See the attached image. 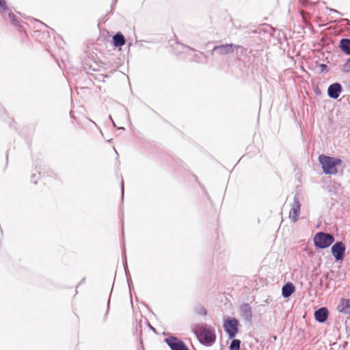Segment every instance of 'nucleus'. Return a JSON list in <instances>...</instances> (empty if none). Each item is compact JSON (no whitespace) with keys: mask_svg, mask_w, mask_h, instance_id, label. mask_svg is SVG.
<instances>
[{"mask_svg":"<svg viewBox=\"0 0 350 350\" xmlns=\"http://www.w3.org/2000/svg\"><path fill=\"white\" fill-rule=\"evenodd\" d=\"M342 88L340 83H334L327 88V95L330 98L337 99L342 92Z\"/></svg>","mask_w":350,"mask_h":350,"instance_id":"obj_9","label":"nucleus"},{"mask_svg":"<svg viewBox=\"0 0 350 350\" xmlns=\"http://www.w3.org/2000/svg\"><path fill=\"white\" fill-rule=\"evenodd\" d=\"M0 9H2L3 10L8 9L6 2L5 0H0Z\"/></svg>","mask_w":350,"mask_h":350,"instance_id":"obj_20","label":"nucleus"},{"mask_svg":"<svg viewBox=\"0 0 350 350\" xmlns=\"http://www.w3.org/2000/svg\"><path fill=\"white\" fill-rule=\"evenodd\" d=\"M299 1H300L302 4H304V0H299Z\"/></svg>","mask_w":350,"mask_h":350,"instance_id":"obj_31","label":"nucleus"},{"mask_svg":"<svg viewBox=\"0 0 350 350\" xmlns=\"http://www.w3.org/2000/svg\"><path fill=\"white\" fill-rule=\"evenodd\" d=\"M148 327H150V329H152L153 332H155L156 329L155 328H154L150 323H148Z\"/></svg>","mask_w":350,"mask_h":350,"instance_id":"obj_26","label":"nucleus"},{"mask_svg":"<svg viewBox=\"0 0 350 350\" xmlns=\"http://www.w3.org/2000/svg\"><path fill=\"white\" fill-rule=\"evenodd\" d=\"M239 48H242V46L234 44H221L215 46L213 49L211 53L213 55L214 53H217L219 55H225L230 53H232L235 49H238Z\"/></svg>","mask_w":350,"mask_h":350,"instance_id":"obj_7","label":"nucleus"},{"mask_svg":"<svg viewBox=\"0 0 350 350\" xmlns=\"http://www.w3.org/2000/svg\"><path fill=\"white\" fill-rule=\"evenodd\" d=\"M342 71L344 72H350V57L347 59L343 66Z\"/></svg>","mask_w":350,"mask_h":350,"instance_id":"obj_19","label":"nucleus"},{"mask_svg":"<svg viewBox=\"0 0 350 350\" xmlns=\"http://www.w3.org/2000/svg\"><path fill=\"white\" fill-rule=\"evenodd\" d=\"M37 22H38V23H40V25H44V26H45V25H44L43 23H41V22H40L39 21H37Z\"/></svg>","mask_w":350,"mask_h":350,"instance_id":"obj_30","label":"nucleus"},{"mask_svg":"<svg viewBox=\"0 0 350 350\" xmlns=\"http://www.w3.org/2000/svg\"><path fill=\"white\" fill-rule=\"evenodd\" d=\"M334 237L327 232H319L313 237L314 246L318 249H325L334 243Z\"/></svg>","mask_w":350,"mask_h":350,"instance_id":"obj_2","label":"nucleus"},{"mask_svg":"<svg viewBox=\"0 0 350 350\" xmlns=\"http://www.w3.org/2000/svg\"><path fill=\"white\" fill-rule=\"evenodd\" d=\"M240 310L244 319L250 321L252 319V312L250 306L248 304H243L241 306Z\"/></svg>","mask_w":350,"mask_h":350,"instance_id":"obj_13","label":"nucleus"},{"mask_svg":"<svg viewBox=\"0 0 350 350\" xmlns=\"http://www.w3.org/2000/svg\"><path fill=\"white\" fill-rule=\"evenodd\" d=\"M339 307H341L340 312L350 314V299H342Z\"/></svg>","mask_w":350,"mask_h":350,"instance_id":"obj_15","label":"nucleus"},{"mask_svg":"<svg viewBox=\"0 0 350 350\" xmlns=\"http://www.w3.org/2000/svg\"><path fill=\"white\" fill-rule=\"evenodd\" d=\"M109 302H110V299H108V301H107V313L108 312V310L109 309Z\"/></svg>","mask_w":350,"mask_h":350,"instance_id":"obj_27","label":"nucleus"},{"mask_svg":"<svg viewBox=\"0 0 350 350\" xmlns=\"http://www.w3.org/2000/svg\"><path fill=\"white\" fill-rule=\"evenodd\" d=\"M184 48H185L186 49L189 50V51H194V49H191V47H189V46H184Z\"/></svg>","mask_w":350,"mask_h":350,"instance_id":"obj_28","label":"nucleus"},{"mask_svg":"<svg viewBox=\"0 0 350 350\" xmlns=\"http://www.w3.org/2000/svg\"><path fill=\"white\" fill-rule=\"evenodd\" d=\"M231 342L229 346V350H239L241 348V341L235 338L231 339Z\"/></svg>","mask_w":350,"mask_h":350,"instance_id":"obj_16","label":"nucleus"},{"mask_svg":"<svg viewBox=\"0 0 350 350\" xmlns=\"http://www.w3.org/2000/svg\"><path fill=\"white\" fill-rule=\"evenodd\" d=\"M36 175L35 174H33L31 176V181L33 182V183L36 184L37 183V181L34 180V178H35Z\"/></svg>","mask_w":350,"mask_h":350,"instance_id":"obj_25","label":"nucleus"},{"mask_svg":"<svg viewBox=\"0 0 350 350\" xmlns=\"http://www.w3.org/2000/svg\"><path fill=\"white\" fill-rule=\"evenodd\" d=\"M345 251V245L342 241L336 242L331 248L332 254L336 261H341L344 259Z\"/></svg>","mask_w":350,"mask_h":350,"instance_id":"obj_6","label":"nucleus"},{"mask_svg":"<svg viewBox=\"0 0 350 350\" xmlns=\"http://www.w3.org/2000/svg\"><path fill=\"white\" fill-rule=\"evenodd\" d=\"M301 212V203L299 198V195L295 194L293 197V202L291 208L289 212V218L293 221L296 222L299 220Z\"/></svg>","mask_w":350,"mask_h":350,"instance_id":"obj_8","label":"nucleus"},{"mask_svg":"<svg viewBox=\"0 0 350 350\" xmlns=\"http://www.w3.org/2000/svg\"><path fill=\"white\" fill-rule=\"evenodd\" d=\"M126 264V260L125 259V261L124 262V267L126 274H127V265ZM126 276H128V275H126ZM127 280H128L129 286H130L129 277H127ZM129 288H131V286H129Z\"/></svg>","mask_w":350,"mask_h":350,"instance_id":"obj_21","label":"nucleus"},{"mask_svg":"<svg viewBox=\"0 0 350 350\" xmlns=\"http://www.w3.org/2000/svg\"><path fill=\"white\" fill-rule=\"evenodd\" d=\"M295 291V287L292 282H286L282 288V295L284 298H288Z\"/></svg>","mask_w":350,"mask_h":350,"instance_id":"obj_11","label":"nucleus"},{"mask_svg":"<svg viewBox=\"0 0 350 350\" xmlns=\"http://www.w3.org/2000/svg\"><path fill=\"white\" fill-rule=\"evenodd\" d=\"M320 68H321V71L323 72L327 68V66L325 64H321Z\"/></svg>","mask_w":350,"mask_h":350,"instance_id":"obj_22","label":"nucleus"},{"mask_svg":"<svg viewBox=\"0 0 350 350\" xmlns=\"http://www.w3.org/2000/svg\"><path fill=\"white\" fill-rule=\"evenodd\" d=\"M39 174H40V176H41L42 175V172H39Z\"/></svg>","mask_w":350,"mask_h":350,"instance_id":"obj_33","label":"nucleus"},{"mask_svg":"<svg viewBox=\"0 0 350 350\" xmlns=\"http://www.w3.org/2000/svg\"><path fill=\"white\" fill-rule=\"evenodd\" d=\"M164 341L171 350H189L186 344L176 336H170Z\"/></svg>","mask_w":350,"mask_h":350,"instance_id":"obj_5","label":"nucleus"},{"mask_svg":"<svg viewBox=\"0 0 350 350\" xmlns=\"http://www.w3.org/2000/svg\"><path fill=\"white\" fill-rule=\"evenodd\" d=\"M8 16L12 22V24L16 27H21V26L19 24V21L17 20L16 16L14 15V13L10 12L8 14Z\"/></svg>","mask_w":350,"mask_h":350,"instance_id":"obj_17","label":"nucleus"},{"mask_svg":"<svg viewBox=\"0 0 350 350\" xmlns=\"http://www.w3.org/2000/svg\"><path fill=\"white\" fill-rule=\"evenodd\" d=\"M126 251L125 249H124L123 254L125 255Z\"/></svg>","mask_w":350,"mask_h":350,"instance_id":"obj_32","label":"nucleus"},{"mask_svg":"<svg viewBox=\"0 0 350 350\" xmlns=\"http://www.w3.org/2000/svg\"><path fill=\"white\" fill-rule=\"evenodd\" d=\"M112 42L115 47H121L125 44L126 39L122 33L118 32L113 36Z\"/></svg>","mask_w":350,"mask_h":350,"instance_id":"obj_12","label":"nucleus"},{"mask_svg":"<svg viewBox=\"0 0 350 350\" xmlns=\"http://www.w3.org/2000/svg\"><path fill=\"white\" fill-rule=\"evenodd\" d=\"M239 321L234 317H228L224 320L223 327L229 339L236 337L239 332Z\"/></svg>","mask_w":350,"mask_h":350,"instance_id":"obj_4","label":"nucleus"},{"mask_svg":"<svg viewBox=\"0 0 350 350\" xmlns=\"http://www.w3.org/2000/svg\"><path fill=\"white\" fill-rule=\"evenodd\" d=\"M329 11L332 12H334V13H337V14H341V13L340 12L337 11L336 10L332 9V8H330Z\"/></svg>","mask_w":350,"mask_h":350,"instance_id":"obj_24","label":"nucleus"},{"mask_svg":"<svg viewBox=\"0 0 350 350\" xmlns=\"http://www.w3.org/2000/svg\"><path fill=\"white\" fill-rule=\"evenodd\" d=\"M339 47L346 55H350V39L342 38L340 40Z\"/></svg>","mask_w":350,"mask_h":350,"instance_id":"obj_14","label":"nucleus"},{"mask_svg":"<svg viewBox=\"0 0 350 350\" xmlns=\"http://www.w3.org/2000/svg\"><path fill=\"white\" fill-rule=\"evenodd\" d=\"M196 312L198 314L202 315V316H205L207 314L206 309L202 306H199L198 307H197L196 309Z\"/></svg>","mask_w":350,"mask_h":350,"instance_id":"obj_18","label":"nucleus"},{"mask_svg":"<svg viewBox=\"0 0 350 350\" xmlns=\"http://www.w3.org/2000/svg\"><path fill=\"white\" fill-rule=\"evenodd\" d=\"M121 190H122V198L124 197V182L123 180L121 183Z\"/></svg>","mask_w":350,"mask_h":350,"instance_id":"obj_23","label":"nucleus"},{"mask_svg":"<svg viewBox=\"0 0 350 350\" xmlns=\"http://www.w3.org/2000/svg\"><path fill=\"white\" fill-rule=\"evenodd\" d=\"M194 333L202 345L211 346L215 342V334L211 329L200 328L198 330H195Z\"/></svg>","mask_w":350,"mask_h":350,"instance_id":"obj_3","label":"nucleus"},{"mask_svg":"<svg viewBox=\"0 0 350 350\" xmlns=\"http://www.w3.org/2000/svg\"><path fill=\"white\" fill-rule=\"evenodd\" d=\"M342 21H346L347 24H349V23H350V21L347 18H344V19H342Z\"/></svg>","mask_w":350,"mask_h":350,"instance_id":"obj_29","label":"nucleus"},{"mask_svg":"<svg viewBox=\"0 0 350 350\" xmlns=\"http://www.w3.org/2000/svg\"><path fill=\"white\" fill-rule=\"evenodd\" d=\"M319 161L322 166L323 173L325 174H336L338 172L336 165H340L342 163L340 159L325 154L319 155Z\"/></svg>","mask_w":350,"mask_h":350,"instance_id":"obj_1","label":"nucleus"},{"mask_svg":"<svg viewBox=\"0 0 350 350\" xmlns=\"http://www.w3.org/2000/svg\"><path fill=\"white\" fill-rule=\"evenodd\" d=\"M314 319L317 322L320 323H323L327 321L328 318V309L326 307H321L314 311Z\"/></svg>","mask_w":350,"mask_h":350,"instance_id":"obj_10","label":"nucleus"}]
</instances>
